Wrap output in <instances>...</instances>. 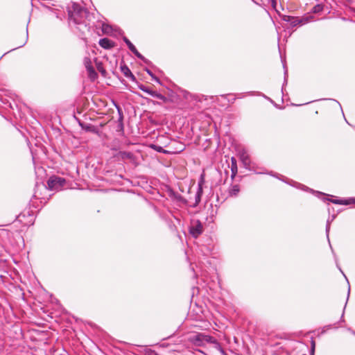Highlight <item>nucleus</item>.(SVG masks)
Here are the masks:
<instances>
[{
	"label": "nucleus",
	"instance_id": "obj_1",
	"mask_svg": "<svg viewBox=\"0 0 355 355\" xmlns=\"http://www.w3.org/2000/svg\"><path fill=\"white\" fill-rule=\"evenodd\" d=\"M189 340L195 346L205 347L210 344L213 349L220 355L224 354V350L218 340L213 336L205 334L204 333H197L190 336Z\"/></svg>",
	"mask_w": 355,
	"mask_h": 355
},
{
	"label": "nucleus",
	"instance_id": "obj_2",
	"mask_svg": "<svg viewBox=\"0 0 355 355\" xmlns=\"http://www.w3.org/2000/svg\"><path fill=\"white\" fill-rule=\"evenodd\" d=\"M73 12L69 13V19L71 21H73L76 24H85V21L82 20V18H90V15L89 12L80 7H79L77 4H73ZM90 21V19H88Z\"/></svg>",
	"mask_w": 355,
	"mask_h": 355
},
{
	"label": "nucleus",
	"instance_id": "obj_3",
	"mask_svg": "<svg viewBox=\"0 0 355 355\" xmlns=\"http://www.w3.org/2000/svg\"><path fill=\"white\" fill-rule=\"evenodd\" d=\"M65 182L66 180L64 178L53 176L49 179L47 185L50 190L58 191L62 189L65 186Z\"/></svg>",
	"mask_w": 355,
	"mask_h": 355
},
{
	"label": "nucleus",
	"instance_id": "obj_4",
	"mask_svg": "<svg viewBox=\"0 0 355 355\" xmlns=\"http://www.w3.org/2000/svg\"><path fill=\"white\" fill-rule=\"evenodd\" d=\"M203 232V227L199 220H193L189 227V233L194 238H198Z\"/></svg>",
	"mask_w": 355,
	"mask_h": 355
},
{
	"label": "nucleus",
	"instance_id": "obj_5",
	"mask_svg": "<svg viewBox=\"0 0 355 355\" xmlns=\"http://www.w3.org/2000/svg\"><path fill=\"white\" fill-rule=\"evenodd\" d=\"M282 19L283 21L290 23L292 27L305 24L308 21L307 19L306 18H300L297 17H292L288 15H283Z\"/></svg>",
	"mask_w": 355,
	"mask_h": 355
},
{
	"label": "nucleus",
	"instance_id": "obj_6",
	"mask_svg": "<svg viewBox=\"0 0 355 355\" xmlns=\"http://www.w3.org/2000/svg\"><path fill=\"white\" fill-rule=\"evenodd\" d=\"M125 43L127 44L128 49L130 51L135 54V56H137L138 58L144 61L145 63H148L149 61L145 58L136 49V47L134 46V44L126 37H123V38Z\"/></svg>",
	"mask_w": 355,
	"mask_h": 355
},
{
	"label": "nucleus",
	"instance_id": "obj_7",
	"mask_svg": "<svg viewBox=\"0 0 355 355\" xmlns=\"http://www.w3.org/2000/svg\"><path fill=\"white\" fill-rule=\"evenodd\" d=\"M115 157L119 159L129 160L130 162L135 164L136 159L135 155L128 151H119Z\"/></svg>",
	"mask_w": 355,
	"mask_h": 355
},
{
	"label": "nucleus",
	"instance_id": "obj_8",
	"mask_svg": "<svg viewBox=\"0 0 355 355\" xmlns=\"http://www.w3.org/2000/svg\"><path fill=\"white\" fill-rule=\"evenodd\" d=\"M139 89L144 92L145 93L149 94L150 96L157 98L158 99L163 100L165 98V97L162 94L157 93L156 91L150 89L149 87L144 85H139Z\"/></svg>",
	"mask_w": 355,
	"mask_h": 355
},
{
	"label": "nucleus",
	"instance_id": "obj_9",
	"mask_svg": "<svg viewBox=\"0 0 355 355\" xmlns=\"http://www.w3.org/2000/svg\"><path fill=\"white\" fill-rule=\"evenodd\" d=\"M240 159L244 165L245 168H248L250 167V159L248 153L243 150L239 153Z\"/></svg>",
	"mask_w": 355,
	"mask_h": 355
},
{
	"label": "nucleus",
	"instance_id": "obj_10",
	"mask_svg": "<svg viewBox=\"0 0 355 355\" xmlns=\"http://www.w3.org/2000/svg\"><path fill=\"white\" fill-rule=\"evenodd\" d=\"M98 44L105 49H110L114 46V42L106 37L101 39Z\"/></svg>",
	"mask_w": 355,
	"mask_h": 355
},
{
	"label": "nucleus",
	"instance_id": "obj_11",
	"mask_svg": "<svg viewBox=\"0 0 355 355\" xmlns=\"http://www.w3.org/2000/svg\"><path fill=\"white\" fill-rule=\"evenodd\" d=\"M121 71L126 78H130L132 81L135 80L136 78L135 76L132 74L128 66H121Z\"/></svg>",
	"mask_w": 355,
	"mask_h": 355
},
{
	"label": "nucleus",
	"instance_id": "obj_12",
	"mask_svg": "<svg viewBox=\"0 0 355 355\" xmlns=\"http://www.w3.org/2000/svg\"><path fill=\"white\" fill-rule=\"evenodd\" d=\"M81 128L87 132L97 133L98 129L96 126L88 123H80Z\"/></svg>",
	"mask_w": 355,
	"mask_h": 355
},
{
	"label": "nucleus",
	"instance_id": "obj_13",
	"mask_svg": "<svg viewBox=\"0 0 355 355\" xmlns=\"http://www.w3.org/2000/svg\"><path fill=\"white\" fill-rule=\"evenodd\" d=\"M334 204L337 205H350L355 204V198H350L349 199L345 200H334L331 201Z\"/></svg>",
	"mask_w": 355,
	"mask_h": 355
},
{
	"label": "nucleus",
	"instance_id": "obj_14",
	"mask_svg": "<svg viewBox=\"0 0 355 355\" xmlns=\"http://www.w3.org/2000/svg\"><path fill=\"white\" fill-rule=\"evenodd\" d=\"M240 191V188L238 184L232 185L229 189V195L232 197H235Z\"/></svg>",
	"mask_w": 355,
	"mask_h": 355
},
{
	"label": "nucleus",
	"instance_id": "obj_15",
	"mask_svg": "<svg viewBox=\"0 0 355 355\" xmlns=\"http://www.w3.org/2000/svg\"><path fill=\"white\" fill-rule=\"evenodd\" d=\"M202 180L201 182H199V183H198V191H197V193H196V201L197 202H200V196L202 194Z\"/></svg>",
	"mask_w": 355,
	"mask_h": 355
},
{
	"label": "nucleus",
	"instance_id": "obj_16",
	"mask_svg": "<svg viewBox=\"0 0 355 355\" xmlns=\"http://www.w3.org/2000/svg\"><path fill=\"white\" fill-rule=\"evenodd\" d=\"M232 177L234 178L236 175V173L237 172V166H236V162L234 157H232Z\"/></svg>",
	"mask_w": 355,
	"mask_h": 355
},
{
	"label": "nucleus",
	"instance_id": "obj_17",
	"mask_svg": "<svg viewBox=\"0 0 355 355\" xmlns=\"http://www.w3.org/2000/svg\"><path fill=\"white\" fill-rule=\"evenodd\" d=\"M86 68L89 73V76L92 78L93 76H97V73L95 71L94 69L93 68V67L90 64H87L86 65Z\"/></svg>",
	"mask_w": 355,
	"mask_h": 355
},
{
	"label": "nucleus",
	"instance_id": "obj_18",
	"mask_svg": "<svg viewBox=\"0 0 355 355\" xmlns=\"http://www.w3.org/2000/svg\"><path fill=\"white\" fill-rule=\"evenodd\" d=\"M116 108L118 111V113H119V121L121 122V123L122 124V122H123V112H122V110L121 108L118 106V105H116Z\"/></svg>",
	"mask_w": 355,
	"mask_h": 355
},
{
	"label": "nucleus",
	"instance_id": "obj_19",
	"mask_svg": "<svg viewBox=\"0 0 355 355\" xmlns=\"http://www.w3.org/2000/svg\"><path fill=\"white\" fill-rule=\"evenodd\" d=\"M334 218H335V216H333L331 220L328 219L327 221L326 234H327V237H329V230H330V223L334 219Z\"/></svg>",
	"mask_w": 355,
	"mask_h": 355
},
{
	"label": "nucleus",
	"instance_id": "obj_20",
	"mask_svg": "<svg viewBox=\"0 0 355 355\" xmlns=\"http://www.w3.org/2000/svg\"><path fill=\"white\" fill-rule=\"evenodd\" d=\"M322 9H323V6H322V5H320V4H317V5H315V6L313 8L312 10H313V12H314V13H317V12H321V11L322 10Z\"/></svg>",
	"mask_w": 355,
	"mask_h": 355
},
{
	"label": "nucleus",
	"instance_id": "obj_21",
	"mask_svg": "<svg viewBox=\"0 0 355 355\" xmlns=\"http://www.w3.org/2000/svg\"><path fill=\"white\" fill-rule=\"evenodd\" d=\"M269 3H270L272 8L277 12H278L277 9V0H268Z\"/></svg>",
	"mask_w": 355,
	"mask_h": 355
},
{
	"label": "nucleus",
	"instance_id": "obj_22",
	"mask_svg": "<svg viewBox=\"0 0 355 355\" xmlns=\"http://www.w3.org/2000/svg\"><path fill=\"white\" fill-rule=\"evenodd\" d=\"M146 71L147 72V73H148V75H150V76L153 78V79H154V80H156L157 82H159L158 78L154 76V74L153 73V72H152L150 70H149V69H146Z\"/></svg>",
	"mask_w": 355,
	"mask_h": 355
},
{
	"label": "nucleus",
	"instance_id": "obj_23",
	"mask_svg": "<svg viewBox=\"0 0 355 355\" xmlns=\"http://www.w3.org/2000/svg\"><path fill=\"white\" fill-rule=\"evenodd\" d=\"M315 349V342L313 340L311 341V354L313 353Z\"/></svg>",
	"mask_w": 355,
	"mask_h": 355
},
{
	"label": "nucleus",
	"instance_id": "obj_24",
	"mask_svg": "<svg viewBox=\"0 0 355 355\" xmlns=\"http://www.w3.org/2000/svg\"><path fill=\"white\" fill-rule=\"evenodd\" d=\"M108 28H110V26H103V31L104 32L107 33V32H108V31H107V29H108Z\"/></svg>",
	"mask_w": 355,
	"mask_h": 355
},
{
	"label": "nucleus",
	"instance_id": "obj_25",
	"mask_svg": "<svg viewBox=\"0 0 355 355\" xmlns=\"http://www.w3.org/2000/svg\"><path fill=\"white\" fill-rule=\"evenodd\" d=\"M153 148L155 149V145H153ZM156 150H157V151H159V152H161L162 147H160V146H159V147H158L157 148H156Z\"/></svg>",
	"mask_w": 355,
	"mask_h": 355
},
{
	"label": "nucleus",
	"instance_id": "obj_26",
	"mask_svg": "<svg viewBox=\"0 0 355 355\" xmlns=\"http://www.w3.org/2000/svg\"><path fill=\"white\" fill-rule=\"evenodd\" d=\"M349 292H350V288H349L348 293H347V299L349 298Z\"/></svg>",
	"mask_w": 355,
	"mask_h": 355
},
{
	"label": "nucleus",
	"instance_id": "obj_27",
	"mask_svg": "<svg viewBox=\"0 0 355 355\" xmlns=\"http://www.w3.org/2000/svg\"><path fill=\"white\" fill-rule=\"evenodd\" d=\"M25 44V43L21 44L19 47L23 46Z\"/></svg>",
	"mask_w": 355,
	"mask_h": 355
}]
</instances>
